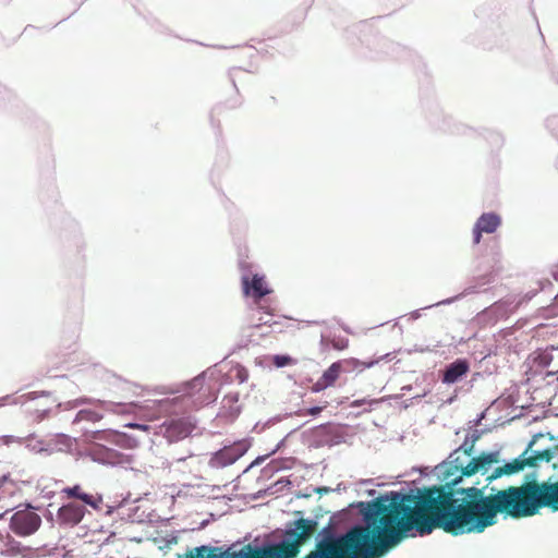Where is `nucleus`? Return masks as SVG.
I'll return each mask as SVG.
<instances>
[{
	"instance_id": "3",
	"label": "nucleus",
	"mask_w": 558,
	"mask_h": 558,
	"mask_svg": "<svg viewBox=\"0 0 558 558\" xmlns=\"http://www.w3.org/2000/svg\"><path fill=\"white\" fill-rule=\"evenodd\" d=\"M195 428L189 417L171 418L160 425V433L169 442H175L186 438Z\"/></svg>"
},
{
	"instance_id": "16",
	"label": "nucleus",
	"mask_w": 558,
	"mask_h": 558,
	"mask_svg": "<svg viewBox=\"0 0 558 558\" xmlns=\"http://www.w3.org/2000/svg\"><path fill=\"white\" fill-rule=\"evenodd\" d=\"M0 441H1V444L9 446L14 442L20 444L21 439L15 436H2V437H0Z\"/></svg>"
},
{
	"instance_id": "6",
	"label": "nucleus",
	"mask_w": 558,
	"mask_h": 558,
	"mask_svg": "<svg viewBox=\"0 0 558 558\" xmlns=\"http://www.w3.org/2000/svg\"><path fill=\"white\" fill-rule=\"evenodd\" d=\"M498 461V452L482 453L477 458H473L465 466L462 468V475L471 476L477 472L486 474L490 466Z\"/></svg>"
},
{
	"instance_id": "4",
	"label": "nucleus",
	"mask_w": 558,
	"mask_h": 558,
	"mask_svg": "<svg viewBox=\"0 0 558 558\" xmlns=\"http://www.w3.org/2000/svg\"><path fill=\"white\" fill-rule=\"evenodd\" d=\"M41 523L40 517L28 510L15 512L11 518L12 531L21 536H27L35 533Z\"/></svg>"
},
{
	"instance_id": "18",
	"label": "nucleus",
	"mask_w": 558,
	"mask_h": 558,
	"mask_svg": "<svg viewBox=\"0 0 558 558\" xmlns=\"http://www.w3.org/2000/svg\"><path fill=\"white\" fill-rule=\"evenodd\" d=\"M326 408V404L323 405V407H313V408H310L305 411V414H308V415H317L319 414L323 409Z\"/></svg>"
},
{
	"instance_id": "13",
	"label": "nucleus",
	"mask_w": 558,
	"mask_h": 558,
	"mask_svg": "<svg viewBox=\"0 0 558 558\" xmlns=\"http://www.w3.org/2000/svg\"><path fill=\"white\" fill-rule=\"evenodd\" d=\"M62 494H65L68 498H77L82 501H84L87 505L94 506V499L93 496L83 493L80 485H75L73 487H65L61 492Z\"/></svg>"
},
{
	"instance_id": "17",
	"label": "nucleus",
	"mask_w": 558,
	"mask_h": 558,
	"mask_svg": "<svg viewBox=\"0 0 558 558\" xmlns=\"http://www.w3.org/2000/svg\"><path fill=\"white\" fill-rule=\"evenodd\" d=\"M331 343H332V347L339 351L344 350L348 347V340H345V339L332 340Z\"/></svg>"
},
{
	"instance_id": "19",
	"label": "nucleus",
	"mask_w": 558,
	"mask_h": 558,
	"mask_svg": "<svg viewBox=\"0 0 558 558\" xmlns=\"http://www.w3.org/2000/svg\"><path fill=\"white\" fill-rule=\"evenodd\" d=\"M46 413L47 411L46 410H36L35 413H34V418L36 421H41L46 417Z\"/></svg>"
},
{
	"instance_id": "8",
	"label": "nucleus",
	"mask_w": 558,
	"mask_h": 558,
	"mask_svg": "<svg viewBox=\"0 0 558 558\" xmlns=\"http://www.w3.org/2000/svg\"><path fill=\"white\" fill-rule=\"evenodd\" d=\"M525 454H527V450H525L520 457L515 458L511 462L504 464L502 466L496 468L490 475L487 476V480L492 482L502 475H511L522 471L525 466H532L533 462L529 459H525Z\"/></svg>"
},
{
	"instance_id": "21",
	"label": "nucleus",
	"mask_w": 558,
	"mask_h": 558,
	"mask_svg": "<svg viewBox=\"0 0 558 558\" xmlns=\"http://www.w3.org/2000/svg\"><path fill=\"white\" fill-rule=\"evenodd\" d=\"M375 364V362H368V363H363V366L365 367H372L373 365Z\"/></svg>"
},
{
	"instance_id": "2",
	"label": "nucleus",
	"mask_w": 558,
	"mask_h": 558,
	"mask_svg": "<svg viewBox=\"0 0 558 558\" xmlns=\"http://www.w3.org/2000/svg\"><path fill=\"white\" fill-rule=\"evenodd\" d=\"M484 490V487L475 486L457 489L464 496L474 533H483L495 525L499 513L520 519L535 515L543 507L558 511V481L538 483L532 480L489 495Z\"/></svg>"
},
{
	"instance_id": "10",
	"label": "nucleus",
	"mask_w": 558,
	"mask_h": 558,
	"mask_svg": "<svg viewBox=\"0 0 558 558\" xmlns=\"http://www.w3.org/2000/svg\"><path fill=\"white\" fill-rule=\"evenodd\" d=\"M342 372V363H332L322 375V377L312 386L314 392H319L328 387H332Z\"/></svg>"
},
{
	"instance_id": "7",
	"label": "nucleus",
	"mask_w": 558,
	"mask_h": 558,
	"mask_svg": "<svg viewBox=\"0 0 558 558\" xmlns=\"http://www.w3.org/2000/svg\"><path fill=\"white\" fill-rule=\"evenodd\" d=\"M500 217L494 213L483 214L476 221L473 229V243L478 244L482 239V233H493L500 226Z\"/></svg>"
},
{
	"instance_id": "22",
	"label": "nucleus",
	"mask_w": 558,
	"mask_h": 558,
	"mask_svg": "<svg viewBox=\"0 0 558 558\" xmlns=\"http://www.w3.org/2000/svg\"><path fill=\"white\" fill-rule=\"evenodd\" d=\"M472 446L469 448V449H465V453L470 454V452L472 451Z\"/></svg>"
},
{
	"instance_id": "9",
	"label": "nucleus",
	"mask_w": 558,
	"mask_h": 558,
	"mask_svg": "<svg viewBox=\"0 0 558 558\" xmlns=\"http://www.w3.org/2000/svg\"><path fill=\"white\" fill-rule=\"evenodd\" d=\"M242 288L245 295H252L256 301L270 292L266 287L265 278L259 275H254L251 280L247 276L242 277Z\"/></svg>"
},
{
	"instance_id": "20",
	"label": "nucleus",
	"mask_w": 558,
	"mask_h": 558,
	"mask_svg": "<svg viewBox=\"0 0 558 558\" xmlns=\"http://www.w3.org/2000/svg\"><path fill=\"white\" fill-rule=\"evenodd\" d=\"M128 426L131 427V428L141 429V430H144V432H147L149 429L148 425L137 424V423H132V424H129Z\"/></svg>"
},
{
	"instance_id": "11",
	"label": "nucleus",
	"mask_w": 558,
	"mask_h": 558,
	"mask_svg": "<svg viewBox=\"0 0 558 558\" xmlns=\"http://www.w3.org/2000/svg\"><path fill=\"white\" fill-rule=\"evenodd\" d=\"M85 514V508L77 504H68L58 510V519L61 523L76 525Z\"/></svg>"
},
{
	"instance_id": "1",
	"label": "nucleus",
	"mask_w": 558,
	"mask_h": 558,
	"mask_svg": "<svg viewBox=\"0 0 558 558\" xmlns=\"http://www.w3.org/2000/svg\"><path fill=\"white\" fill-rule=\"evenodd\" d=\"M457 490L428 488L414 496L404 494L388 504L375 501L364 513L365 525H355L343 535L324 527L315 548L303 558H380L409 532L430 534L441 529L453 536L474 533L464 496Z\"/></svg>"
},
{
	"instance_id": "12",
	"label": "nucleus",
	"mask_w": 558,
	"mask_h": 558,
	"mask_svg": "<svg viewBox=\"0 0 558 558\" xmlns=\"http://www.w3.org/2000/svg\"><path fill=\"white\" fill-rule=\"evenodd\" d=\"M469 372V364L465 360H457L444 372L442 381L453 384Z\"/></svg>"
},
{
	"instance_id": "5",
	"label": "nucleus",
	"mask_w": 558,
	"mask_h": 558,
	"mask_svg": "<svg viewBox=\"0 0 558 558\" xmlns=\"http://www.w3.org/2000/svg\"><path fill=\"white\" fill-rule=\"evenodd\" d=\"M248 449L246 441H236L230 446L223 447L213 458L214 464L217 466H227L240 459Z\"/></svg>"
},
{
	"instance_id": "15",
	"label": "nucleus",
	"mask_w": 558,
	"mask_h": 558,
	"mask_svg": "<svg viewBox=\"0 0 558 558\" xmlns=\"http://www.w3.org/2000/svg\"><path fill=\"white\" fill-rule=\"evenodd\" d=\"M272 362L277 367H283L293 364V359L288 355H275Z\"/></svg>"
},
{
	"instance_id": "14",
	"label": "nucleus",
	"mask_w": 558,
	"mask_h": 558,
	"mask_svg": "<svg viewBox=\"0 0 558 558\" xmlns=\"http://www.w3.org/2000/svg\"><path fill=\"white\" fill-rule=\"evenodd\" d=\"M554 456H558V445L554 447L553 451L549 449L538 451L533 456L525 454V459H529L533 462L532 466L537 465L538 461H546L549 462Z\"/></svg>"
}]
</instances>
